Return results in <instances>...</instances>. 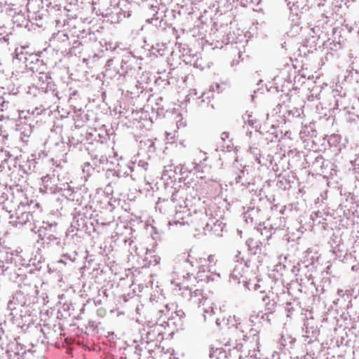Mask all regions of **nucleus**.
<instances>
[{
    "mask_svg": "<svg viewBox=\"0 0 359 359\" xmlns=\"http://www.w3.org/2000/svg\"><path fill=\"white\" fill-rule=\"evenodd\" d=\"M241 173H242L243 175H244L245 171H244V170H242V171H241Z\"/></svg>",
    "mask_w": 359,
    "mask_h": 359,
    "instance_id": "bb28decb",
    "label": "nucleus"
},
{
    "mask_svg": "<svg viewBox=\"0 0 359 359\" xmlns=\"http://www.w3.org/2000/svg\"><path fill=\"white\" fill-rule=\"evenodd\" d=\"M241 179H242L241 175H238L236 178V183H241V184L244 186L245 184L243 182H242Z\"/></svg>",
    "mask_w": 359,
    "mask_h": 359,
    "instance_id": "2eb2a0df",
    "label": "nucleus"
},
{
    "mask_svg": "<svg viewBox=\"0 0 359 359\" xmlns=\"http://www.w3.org/2000/svg\"><path fill=\"white\" fill-rule=\"evenodd\" d=\"M357 126H358V128H359V115L357 116Z\"/></svg>",
    "mask_w": 359,
    "mask_h": 359,
    "instance_id": "412c9836",
    "label": "nucleus"
},
{
    "mask_svg": "<svg viewBox=\"0 0 359 359\" xmlns=\"http://www.w3.org/2000/svg\"><path fill=\"white\" fill-rule=\"evenodd\" d=\"M176 196H177V195H176V194H173V195H172V201L173 203H175V201H176Z\"/></svg>",
    "mask_w": 359,
    "mask_h": 359,
    "instance_id": "6ab92c4d",
    "label": "nucleus"
},
{
    "mask_svg": "<svg viewBox=\"0 0 359 359\" xmlns=\"http://www.w3.org/2000/svg\"><path fill=\"white\" fill-rule=\"evenodd\" d=\"M224 319L222 320H220L219 319H217L216 320V324H217V326L219 327L221 325L222 322H224Z\"/></svg>",
    "mask_w": 359,
    "mask_h": 359,
    "instance_id": "a211bd4d",
    "label": "nucleus"
},
{
    "mask_svg": "<svg viewBox=\"0 0 359 359\" xmlns=\"http://www.w3.org/2000/svg\"><path fill=\"white\" fill-rule=\"evenodd\" d=\"M200 282L198 276H192L189 273L186 276H178L172 280V284L179 287L180 290H189L191 300L197 304L198 307H203L204 318H206V314H213L214 308L210 299L206 297L201 290L194 289L195 283Z\"/></svg>",
    "mask_w": 359,
    "mask_h": 359,
    "instance_id": "f257e3e1",
    "label": "nucleus"
},
{
    "mask_svg": "<svg viewBox=\"0 0 359 359\" xmlns=\"http://www.w3.org/2000/svg\"><path fill=\"white\" fill-rule=\"evenodd\" d=\"M241 252L238 251L237 254L235 255V262H236L237 264L235 265L231 273V278L238 283L240 282L241 278L244 276L250 266L248 262L245 260L243 257H241Z\"/></svg>",
    "mask_w": 359,
    "mask_h": 359,
    "instance_id": "39448f33",
    "label": "nucleus"
},
{
    "mask_svg": "<svg viewBox=\"0 0 359 359\" xmlns=\"http://www.w3.org/2000/svg\"><path fill=\"white\" fill-rule=\"evenodd\" d=\"M165 309H166V311H169L170 310V306H169V305H168V304H166V305L165 306Z\"/></svg>",
    "mask_w": 359,
    "mask_h": 359,
    "instance_id": "aec40b11",
    "label": "nucleus"
},
{
    "mask_svg": "<svg viewBox=\"0 0 359 359\" xmlns=\"http://www.w3.org/2000/svg\"><path fill=\"white\" fill-rule=\"evenodd\" d=\"M262 301L265 303L266 310L270 311V314H271L272 311L275 309L276 306V302L274 299H271L270 297L267 294L262 297Z\"/></svg>",
    "mask_w": 359,
    "mask_h": 359,
    "instance_id": "1a4fd4ad",
    "label": "nucleus"
},
{
    "mask_svg": "<svg viewBox=\"0 0 359 359\" xmlns=\"http://www.w3.org/2000/svg\"><path fill=\"white\" fill-rule=\"evenodd\" d=\"M352 102H353V107H352L353 110L355 109V107H359V98L354 97L352 100Z\"/></svg>",
    "mask_w": 359,
    "mask_h": 359,
    "instance_id": "ddd939ff",
    "label": "nucleus"
},
{
    "mask_svg": "<svg viewBox=\"0 0 359 359\" xmlns=\"http://www.w3.org/2000/svg\"><path fill=\"white\" fill-rule=\"evenodd\" d=\"M197 167V164L194 163V168H196Z\"/></svg>",
    "mask_w": 359,
    "mask_h": 359,
    "instance_id": "393cba45",
    "label": "nucleus"
},
{
    "mask_svg": "<svg viewBox=\"0 0 359 359\" xmlns=\"http://www.w3.org/2000/svg\"><path fill=\"white\" fill-rule=\"evenodd\" d=\"M182 259L184 260V264H186V268L188 269L189 267L192 268L194 266V257L191 256L190 252H189L187 255H184L182 256Z\"/></svg>",
    "mask_w": 359,
    "mask_h": 359,
    "instance_id": "9d476101",
    "label": "nucleus"
},
{
    "mask_svg": "<svg viewBox=\"0 0 359 359\" xmlns=\"http://www.w3.org/2000/svg\"><path fill=\"white\" fill-rule=\"evenodd\" d=\"M252 240H248V241H247V243H248V245L250 246V243H252Z\"/></svg>",
    "mask_w": 359,
    "mask_h": 359,
    "instance_id": "4be33fe9",
    "label": "nucleus"
},
{
    "mask_svg": "<svg viewBox=\"0 0 359 359\" xmlns=\"http://www.w3.org/2000/svg\"><path fill=\"white\" fill-rule=\"evenodd\" d=\"M183 203L184 205L179 204L175 206V214L168 223L170 229H175V227H178V226L182 227L184 225H189L197 219L198 215H203V212L197 211H194V215H192L187 202L183 201Z\"/></svg>",
    "mask_w": 359,
    "mask_h": 359,
    "instance_id": "20e7f679",
    "label": "nucleus"
},
{
    "mask_svg": "<svg viewBox=\"0 0 359 359\" xmlns=\"http://www.w3.org/2000/svg\"><path fill=\"white\" fill-rule=\"evenodd\" d=\"M245 123H248L250 126L255 127V124L257 123V120L254 118L252 114H249L247 112L243 116Z\"/></svg>",
    "mask_w": 359,
    "mask_h": 359,
    "instance_id": "9b49d317",
    "label": "nucleus"
},
{
    "mask_svg": "<svg viewBox=\"0 0 359 359\" xmlns=\"http://www.w3.org/2000/svg\"><path fill=\"white\" fill-rule=\"evenodd\" d=\"M16 129L20 133L21 140L25 142H27L28 137L32 133V126L25 121H20L16 124Z\"/></svg>",
    "mask_w": 359,
    "mask_h": 359,
    "instance_id": "0eeeda50",
    "label": "nucleus"
},
{
    "mask_svg": "<svg viewBox=\"0 0 359 359\" xmlns=\"http://www.w3.org/2000/svg\"><path fill=\"white\" fill-rule=\"evenodd\" d=\"M250 332L252 333V338L253 340L258 341L259 337L257 336V331L255 330H250Z\"/></svg>",
    "mask_w": 359,
    "mask_h": 359,
    "instance_id": "4468645a",
    "label": "nucleus"
},
{
    "mask_svg": "<svg viewBox=\"0 0 359 359\" xmlns=\"http://www.w3.org/2000/svg\"><path fill=\"white\" fill-rule=\"evenodd\" d=\"M59 262H61V263H64L62 259L60 260Z\"/></svg>",
    "mask_w": 359,
    "mask_h": 359,
    "instance_id": "cd10ccee",
    "label": "nucleus"
},
{
    "mask_svg": "<svg viewBox=\"0 0 359 359\" xmlns=\"http://www.w3.org/2000/svg\"><path fill=\"white\" fill-rule=\"evenodd\" d=\"M10 157L9 153L4 150V149H0V167L2 165V163L7 161Z\"/></svg>",
    "mask_w": 359,
    "mask_h": 359,
    "instance_id": "f8f14e48",
    "label": "nucleus"
},
{
    "mask_svg": "<svg viewBox=\"0 0 359 359\" xmlns=\"http://www.w3.org/2000/svg\"><path fill=\"white\" fill-rule=\"evenodd\" d=\"M6 139H7L6 135H1L0 134V143H4V142L5 141Z\"/></svg>",
    "mask_w": 359,
    "mask_h": 359,
    "instance_id": "f3484780",
    "label": "nucleus"
},
{
    "mask_svg": "<svg viewBox=\"0 0 359 359\" xmlns=\"http://www.w3.org/2000/svg\"><path fill=\"white\" fill-rule=\"evenodd\" d=\"M64 257H67V258H69V259H71L67 255H64Z\"/></svg>",
    "mask_w": 359,
    "mask_h": 359,
    "instance_id": "b1692460",
    "label": "nucleus"
},
{
    "mask_svg": "<svg viewBox=\"0 0 359 359\" xmlns=\"http://www.w3.org/2000/svg\"><path fill=\"white\" fill-rule=\"evenodd\" d=\"M259 287V285H255V290H257V287Z\"/></svg>",
    "mask_w": 359,
    "mask_h": 359,
    "instance_id": "a878e982",
    "label": "nucleus"
},
{
    "mask_svg": "<svg viewBox=\"0 0 359 359\" xmlns=\"http://www.w3.org/2000/svg\"><path fill=\"white\" fill-rule=\"evenodd\" d=\"M228 334L230 335L229 340L225 343L226 346L233 348L241 350L243 342L246 341L247 327L242 322H237L235 317L233 319H228Z\"/></svg>",
    "mask_w": 359,
    "mask_h": 359,
    "instance_id": "7ed1b4c3",
    "label": "nucleus"
},
{
    "mask_svg": "<svg viewBox=\"0 0 359 359\" xmlns=\"http://www.w3.org/2000/svg\"><path fill=\"white\" fill-rule=\"evenodd\" d=\"M223 227L222 222L215 218H210L204 227V231L205 233L213 232L215 234H219V231H222Z\"/></svg>",
    "mask_w": 359,
    "mask_h": 359,
    "instance_id": "423d86ee",
    "label": "nucleus"
},
{
    "mask_svg": "<svg viewBox=\"0 0 359 359\" xmlns=\"http://www.w3.org/2000/svg\"><path fill=\"white\" fill-rule=\"evenodd\" d=\"M206 159H207V157H205V158H203V161H206Z\"/></svg>",
    "mask_w": 359,
    "mask_h": 359,
    "instance_id": "c85d7f7f",
    "label": "nucleus"
},
{
    "mask_svg": "<svg viewBox=\"0 0 359 359\" xmlns=\"http://www.w3.org/2000/svg\"><path fill=\"white\" fill-rule=\"evenodd\" d=\"M287 1L288 6L290 5L291 4H292L293 6L299 4V1H297V0H287Z\"/></svg>",
    "mask_w": 359,
    "mask_h": 359,
    "instance_id": "dca6fc26",
    "label": "nucleus"
},
{
    "mask_svg": "<svg viewBox=\"0 0 359 359\" xmlns=\"http://www.w3.org/2000/svg\"><path fill=\"white\" fill-rule=\"evenodd\" d=\"M10 219V223L15 226H18V225H23L30 222L33 219V215L28 212H24L17 217L11 215Z\"/></svg>",
    "mask_w": 359,
    "mask_h": 359,
    "instance_id": "6e6552de",
    "label": "nucleus"
},
{
    "mask_svg": "<svg viewBox=\"0 0 359 359\" xmlns=\"http://www.w3.org/2000/svg\"><path fill=\"white\" fill-rule=\"evenodd\" d=\"M196 261L199 264L197 273L199 281L208 283L217 281L220 278V273L216 266L217 259L214 255H209L208 258H200Z\"/></svg>",
    "mask_w": 359,
    "mask_h": 359,
    "instance_id": "f03ea898",
    "label": "nucleus"
},
{
    "mask_svg": "<svg viewBox=\"0 0 359 359\" xmlns=\"http://www.w3.org/2000/svg\"><path fill=\"white\" fill-rule=\"evenodd\" d=\"M266 317V320L269 321V314H265Z\"/></svg>",
    "mask_w": 359,
    "mask_h": 359,
    "instance_id": "5701e85b",
    "label": "nucleus"
}]
</instances>
